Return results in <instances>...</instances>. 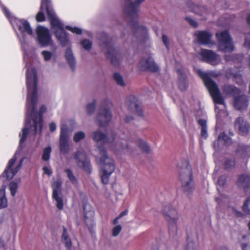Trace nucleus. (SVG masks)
<instances>
[{"mask_svg": "<svg viewBox=\"0 0 250 250\" xmlns=\"http://www.w3.org/2000/svg\"><path fill=\"white\" fill-rule=\"evenodd\" d=\"M224 90L227 94H232L234 97V106L235 108L241 110L245 108L248 105V101L246 96L240 94L238 88L231 85H226Z\"/></svg>", "mask_w": 250, "mask_h": 250, "instance_id": "6", "label": "nucleus"}, {"mask_svg": "<svg viewBox=\"0 0 250 250\" xmlns=\"http://www.w3.org/2000/svg\"><path fill=\"white\" fill-rule=\"evenodd\" d=\"M53 199L55 201L56 206L59 210H62L63 208V201L62 194L52 195Z\"/></svg>", "mask_w": 250, "mask_h": 250, "instance_id": "30", "label": "nucleus"}, {"mask_svg": "<svg viewBox=\"0 0 250 250\" xmlns=\"http://www.w3.org/2000/svg\"><path fill=\"white\" fill-rule=\"evenodd\" d=\"M178 73L180 75L178 80L179 88L182 91L186 90L188 86L186 77L180 70H178Z\"/></svg>", "mask_w": 250, "mask_h": 250, "instance_id": "27", "label": "nucleus"}, {"mask_svg": "<svg viewBox=\"0 0 250 250\" xmlns=\"http://www.w3.org/2000/svg\"><path fill=\"white\" fill-rule=\"evenodd\" d=\"M110 147H111V144L110 145Z\"/></svg>", "mask_w": 250, "mask_h": 250, "instance_id": "64", "label": "nucleus"}, {"mask_svg": "<svg viewBox=\"0 0 250 250\" xmlns=\"http://www.w3.org/2000/svg\"><path fill=\"white\" fill-rule=\"evenodd\" d=\"M37 41L41 46L45 47L53 44L51 35L48 28L38 26L36 29Z\"/></svg>", "mask_w": 250, "mask_h": 250, "instance_id": "10", "label": "nucleus"}, {"mask_svg": "<svg viewBox=\"0 0 250 250\" xmlns=\"http://www.w3.org/2000/svg\"><path fill=\"white\" fill-rule=\"evenodd\" d=\"M216 36L218 41L219 49L224 52H230L234 50L232 39L228 31H223L216 33Z\"/></svg>", "mask_w": 250, "mask_h": 250, "instance_id": "9", "label": "nucleus"}, {"mask_svg": "<svg viewBox=\"0 0 250 250\" xmlns=\"http://www.w3.org/2000/svg\"><path fill=\"white\" fill-rule=\"evenodd\" d=\"M65 57L71 69L74 71L75 69L76 61L71 48H67L66 49Z\"/></svg>", "mask_w": 250, "mask_h": 250, "instance_id": "24", "label": "nucleus"}, {"mask_svg": "<svg viewBox=\"0 0 250 250\" xmlns=\"http://www.w3.org/2000/svg\"><path fill=\"white\" fill-rule=\"evenodd\" d=\"M114 226L113 227L112 234L113 236H118L122 229V227L121 225L118 224L117 220H114L113 222Z\"/></svg>", "mask_w": 250, "mask_h": 250, "instance_id": "34", "label": "nucleus"}, {"mask_svg": "<svg viewBox=\"0 0 250 250\" xmlns=\"http://www.w3.org/2000/svg\"><path fill=\"white\" fill-rule=\"evenodd\" d=\"M41 54L45 61L50 60L52 56V52L49 51L43 50Z\"/></svg>", "mask_w": 250, "mask_h": 250, "instance_id": "46", "label": "nucleus"}, {"mask_svg": "<svg viewBox=\"0 0 250 250\" xmlns=\"http://www.w3.org/2000/svg\"><path fill=\"white\" fill-rule=\"evenodd\" d=\"M250 178L247 175H241L239 177L237 181L238 185L244 188L246 193H250Z\"/></svg>", "mask_w": 250, "mask_h": 250, "instance_id": "20", "label": "nucleus"}, {"mask_svg": "<svg viewBox=\"0 0 250 250\" xmlns=\"http://www.w3.org/2000/svg\"><path fill=\"white\" fill-rule=\"evenodd\" d=\"M106 138V135L101 131H95L93 134V140L97 142H104Z\"/></svg>", "mask_w": 250, "mask_h": 250, "instance_id": "32", "label": "nucleus"}, {"mask_svg": "<svg viewBox=\"0 0 250 250\" xmlns=\"http://www.w3.org/2000/svg\"><path fill=\"white\" fill-rule=\"evenodd\" d=\"M110 174L113 172V170H114V168H115V166L113 164H112L111 162H110Z\"/></svg>", "mask_w": 250, "mask_h": 250, "instance_id": "56", "label": "nucleus"}, {"mask_svg": "<svg viewBox=\"0 0 250 250\" xmlns=\"http://www.w3.org/2000/svg\"><path fill=\"white\" fill-rule=\"evenodd\" d=\"M138 66L140 70L143 71L148 70L156 72L159 69L158 66L150 56L142 58L139 62Z\"/></svg>", "mask_w": 250, "mask_h": 250, "instance_id": "14", "label": "nucleus"}, {"mask_svg": "<svg viewBox=\"0 0 250 250\" xmlns=\"http://www.w3.org/2000/svg\"><path fill=\"white\" fill-rule=\"evenodd\" d=\"M216 200H217L218 202H219V200H220V199H219V198H217V199H216Z\"/></svg>", "mask_w": 250, "mask_h": 250, "instance_id": "63", "label": "nucleus"}, {"mask_svg": "<svg viewBox=\"0 0 250 250\" xmlns=\"http://www.w3.org/2000/svg\"><path fill=\"white\" fill-rule=\"evenodd\" d=\"M186 20L192 26L194 27H196L197 26V23L194 20L190 18H186Z\"/></svg>", "mask_w": 250, "mask_h": 250, "instance_id": "49", "label": "nucleus"}, {"mask_svg": "<svg viewBox=\"0 0 250 250\" xmlns=\"http://www.w3.org/2000/svg\"><path fill=\"white\" fill-rule=\"evenodd\" d=\"M231 144V140L224 133H221L217 140L214 143V147L216 150L220 144L229 146Z\"/></svg>", "mask_w": 250, "mask_h": 250, "instance_id": "21", "label": "nucleus"}, {"mask_svg": "<svg viewBox=\"0 0 250 250\" xmlns=\"http://www.w3.org/2000/svg\"><path fill=\"white\" fill-rule=\"evenodd\" d=\"M197 73L202 78L208 89L215 104V110L218 118L227 116L228 112L225 110L226 106L223 98L214 82L205 73L200 69L196 70Z\"/></svg>", "mask_w": 250, "mask_h": 250, "instance_id": "4", "label": "nucleus"}, {"mask_svg": "<svg viewBox=\"0 0 250 250\" xmlns=\"http://www.w3.org/2000/svg\"><path fill=\"white\" fill-rule=\"evenodd\" d=\"M248 226L249 229L250 230V222L248 223Z\"/></svg>", "mask_w": 250, "mask_h": 250, "instance_id": "62", "label": "nucleus"}, {"mask_svg": "<svg viewBox=\"0 0 250 250\" xmlns=\"http://www.w3.org/2000/svg\"><path fill=\"white\" fill-rule=\"evenodd\" d=\"M89 213H90V215H91L92 216H93V214H94V212L93 211H90L89 212Z\"/></svg>", "mask_w": 250, "mask_h": 250, "instance_id": "61", "label": "nucleus"}, {"mask_svg": "<svg viewBox=\"0 0 250 250\" xmlns=\"http://www.w3.org/2000/svg\"><path fill=\"white\" fill-rule=\"evenodd\" d=\"M114 79L118 85L122 86L125 85V83L124 81L123 77L119 73H115L114 75Z\"/></svg>", "mask_w": 250, "mask_h": 250, "instance_id": "39", "label": "nucleus"}, {"mask_svg": "<svg viewBox=\"0 0 250 250\" xmlns=\"http://www.w3.org/2000/svg\"><path fill=\"white\" fill-rule=\"evenodd\" d=\"M244 45L250 48V34L246 38Z\"/></svg>", "mask_w": 250, "mask_h": 250, "instance_id": "52", "label": "nucleus"}, {"mask_svg": "<svg viewBox=\"0 0 250 250\" xmlns=\"http://www.w3.org/2000/svg\"><path fill=\"white\" fill-rule=\"evenodd\" d=\"M43 170V172L44 174L48 175V176H50L52 174V171L51 168L49 167H44L42 168Z\"/></svg>", "mask_w": 250, "mask_h": 250, "instance_id": "50", "label": "nucleus"}, {"mask_svg": "<svg viewBox=\"0 0 250 250\" xmlns=\"http://www.w3.org/2000/svg\"><path fill=\"white\" fill-rule=\"evenodd\" d=\"M9 189L12 196H15L18 189V182L13 181L10 183Z\"/></svg>", "mask_w": 250, "mask_h": 250, "instance_id": "38", "label": "nucleus"}, {"mask_svg": "<svg viewBox=\"0 0 250 250\" xmlns=\"http://www.w3.org/2000/svg\"><path fill=\"white\" fill-rule=\"evenodd\" d=\"M226 182V177L222 176L219 177L217 181V188L219 192L220 191L221 188L225 185Z\"/></svg>", "mask_w": 250, "mask_h": 250, "instance_id": "42", "label": "nucleus"}, {"mask_svg": "<svg viewBox=\"0 0 250 250\" xmlns=\"http://www.w3.org/2000/svg\"><path fill=\"white\" fill-rule=\"evenodd\" d=\"M198 123L201 127V135L202 138L206 139L208 136L207 121L204 119H200Z\"/></svg>", "mask_w": 250, "mask_h": 250, "instance_id": "28", "label": "nucleus"}, {"mask_svg": "<svg viewBox=\"0 0 250 250\" xmlns=\"http://www.w3.org/2000/svg\"><path fill=\"white\" fill-rule=\"evenodd\" d=\"M126 105L129 111L136 113L140 117L143 116L142 108L140 107L137 98L133 95L127 97Z\"/></svg>", "mask_w": 250, "mask_h": 250, "instance_id": "15", "label": "nucleus"}, {"mask_svg": "<svg viewBox=\"0 0 250 250\" xmlns=\"http://www.w3.org/2000/svg\"><path fill=\"white\" fill-rule=\"evenodd\" d=\"M247 21L248 24L250 25V14L248 16Z\"/></svg>", "mask_w": 250, "mask_h": 250, "instance_id": "58", "label": "nucleus"}, {"mask_svg": "<svg viewBox=\"0 0 250 250\" xmlns=\"http://www.w3.org/2000/svg\"><path fill=\"white\" fill-rule=\"evenodd\" d=\"M7 206V200L5 196V188L0 189V208H6Z\"/></svg>", "mask_w": 250, "mask_h": 250, "instance_id": "31", "label": "nucleus"}, {"mask_svg": "<svg viewBox=\"0 0 250 250\" xmlns=\"http://www.w3.org/2000/svg\"><path fill=\"white\" fill-rule=\"evenodd\" d=\"M26 81L27 94L24 127L19 134L20 139L18 149L13 157L9 161L6 168L3 173L2 176L5 177L8 180L12 179L21 167L24 158L20 160L19 164L15 168H12L23 148V144L26 140L29 130L31 128V121H32L33 123L35 135L38 131L41 132L43 127L42 115L46 110L45 105H42L40 108L39 116L38 117L37 107L38 77L37 71L35 67H32L31 70L27 67L26 72Z\"/></svg>", "mask_w": 250, "mask_h": 250, "instance_id": "1", "label": "nucleus"}, {"mask_svg": "<svg viewBox=\"0 0 250 250\" xmlns=\"http://www.w3.org/2000/svg\"><path fill=\"white\" fill-rule=\"evenodd\" d=\"M133 120V117L131 115H127L125 118V122L126 123H129Z\"/></svg>", "mask_w": 250, "mask_h": 250, "instance_id": "54", "label": "nucleus"}, {"mask_svg": "<svg viewBox=\"0 0 250 250\" xmlns=\"http://www.w3.org/2000/svg\"><path fill=\"white\" fill-rule=\"evenodd\" d=\"M237 214H238V215H237L238 217H241V215L242 214L241 213H240V212H237Z\"/></svg>", "mask_w": 250, "mask_h": 250, "instance_id": "60", "label": "nucleus"}, {"mask_svg": "<svg viewBox=\"0 0 250 250\" xmlns=\"http://www.w3.org/2000/svg\"><path fill=\"white\" fill-rule=\"evenodd\" d=\"M118 147L124 151L131 152L132 148L135 146H138L144 152H148L149 147L146 142L139 137H136L134 140H123L117 144Z\"/></svg>", "mask_w": 250, "mask_h": 250, "instance_id": "8", "label": "nucleus"}, {"mask_svg": "<svg viewBox=\"0 0 250 250\" xmlns=\"http://www.w3.org/2000/svg\"><path fill=\"white\" fill-rule=\"evenodd\" d=\"M42 6H45L46 14L54 34L61 45L64 47L69 42V34L64 30V24L57 16L51 3L50 0H42Z\"/></svg>", "mask_w": 250, "mask_h": 250, "instance_id": "5", "label": "nucleus"}, {"mask_svg": "<svg viewBox=\"0 0 250 250\" xmlns=\"http://www.w3.org/2000/svg\"><path fill=\"white\" fill-rule=\"evenodd\" d=\"M200 55L204 61L212 65H216L221 61L220 56L212 51L202 49L200 52Z\"/></svg>", "mask_w": 250, "mask_h": 250, "instance_id": "16", "label": "nucleus"}, {"mask_svg": "<svg viewBox=\"0 0 250 250\" xmlns=\"http://www.w3.org/2000/svg\"><path fill=\"white\" fill-rule=\"evenodd\" d=\"M65 28L68 30L72 32V33L77 35H81L83 33L82 29L77 27H73L72 26L67 25L65 26Z\"/></svg>", "mask_w": 250, "mask_h": 250, "instance_id": "41", "label": "nucleus"}, {"mask_svg": "<svg viewBox=\"0 0 250 250\" xmlns=\"http://www.w3.org/2000/svg\"><path fill=\"white\" fill-rule=\"evenodd\" d=\"M163 213L167 217L170 219H175L177 216L178 211L177 209L171 205H168L165 207L163 210Z\"/></svg>", "mask_w": 250, "mask_h": 250, "instance_id": "25", "label": "nucleus"}, {"mask_svg": "<svg viewBox=\"0 0 250 250\" xmlns=\"http://www.w3.org/2000/svg\"><path fill=\"white\" fill-rule=\"evenodd\" d=\"M198 42L200 44H208L211 43L212 34L206 31H198L195 33Z\"/></svg>", "mask_w": 250, "mask_h": 250, "instance_id": "18", "label": "nucleus"}, {"mask_svg": "<svg viewBox=\"0 0 250 250\" xmlns=\"http://www.w3.org/2000/svg\"><path fill=\"white\" fill-rule=\"evenodd\" d=\"M100 45L103 50H106L105 55L106 57H108L109 55V40L107 34L103 33L101 34L100 39Z\"/></svg>", "mask_w": 250, "mask_h": 250, "instance_id": "22", "label": "nucleus"}, {"mask_svg": "<svg viewBox=\"0 0 250 250\" xmlns=\"http://www.w3.org/2000/svg\"><path fill=\"white\" fill-rule=\"evenodd\" d=\"M234 161L232 160H228L225 161L224 166L226 169H229L234 165Z\"/></svg>", "mask_w": 250, "mask_h": 250, "instance_id": "48", "label": "nucleus"}, {"mask_svg": "<svg viewBox=\"0 0 250 250\" xmlns=\"http://www.w3.org/2000/svg\"><path fill=\"white\" fill-rule=\"evenodd\" d=\"M83 211H84V219H88V217L87 215V213L86 212L85 205L83 206Z\"/></svg>", "mask_w": 250, "mask_h": 250, "instance_id": "57", "label": "nucleus"}, {"mask_svg": "<svg viewBox=\"0 0 250 250\" xmlns=\"http://www.w3.org/2000/svg\"><path fill=\"white\" fill-rule=\"evenodd\" d=\"M186 250H198L197 246L195 243L189 242L187 245Z\"/></svg>", "mask_w": 250, "mask_h": 250, "instance_id": "47", "label": "nucleus"}, {"mask_svg": "<svg viewBox=\"0 0 250 250\" xmlns=\"http://www.w3.org/2000/svg\"><path fill=\"white\" fill-rule=\"evenodd\" d=\"M162 40H163V42L165 44V45H166L167 48V49H169V44L168 39L166 35H164L162 36Z\"/></svg>", "mask_w": 250, "mask_h": 250, "instance_id": "51", "label": "nucleus"}, {"mask_svg": "<svg viewBox=\"0 0 250 250\" xmlns=\"http://www.w3.org/2000/svg\"><path fill=\"white\" fill-rule=\"evenodd\" d=\"M68 127L65 125H62L61 128L60 139V148L62 153H67L69 149Z\"/></svg>", "mask_w": 250, "mask_h": 250, "instance_id": "13", "label": "nucleus"}, {"mask_svg": "<svg viewBox=\"0 0 250 250\" xmlns=\"http://www.w3.org/2000/svg\"><path fill=\"white\" fill-rule=\"evenodd\" d=\"M74 158L77 161V165L79 167L82 168L87 173H91L92 167L90 161L87 158L86 153L84 151H78Z\"/></svg>", "mask_w": 250, "mask_h": 250, "instance_id": "12", "label": "nucleus"}, {"mask_svg": "<svg viewBox=\"0 0 250 250\" xmlns=\"http://www.w3.org/2000/svg\"><path fill=\"white\" fill-rule=\"evenodd\" d=\"M43 8H45V6H42V4H41L40 10L36 16V20L38 22H42L45 21V16L43 13Z\"/></svg>", "mask_w": 250, "mask_h": 250, "instance_id": "37", "label": "nucleus"}, {"mask_svg": "<svg viewBox=\"0 0 250 250\" xmlns=\"http://www.w3.org/2000/svg\"><path fill=\"white\" fill-rule=\"evenodd\" d=\"M144 0H136L130 2L126 8V11L130 19L132 28V36L134 42L139 43L146 42L148 40L147 30L146 27L140 26L138 23V8Z\"/></svg>", "mask_w": 250, "mask_h": 250, "instance_id": "3", "label": "nucleus"}, {"mask_svg": "<svg viewBox=\"0 0 250 250\" xmlns=\"http://www.w3.org/2000/svg\"><path fill=\"white\" fill-rule=\"evenodd\" d=\"M243 209L245 213L250 215V197L245 202Z\"/></svg>", "mask_w": 250, "mask_h": 250, "instance_id": "44", "label": "nucleus"}, {"mask_svg": "<svg viewBox=\"0 0 250 250\" xmlns=\"http://www.w3.org/2000/svg\"><path fill=\"white\" fill-rule=\"evenodd\" d=\"M238 242L242 250H250V234L240 235Z\"/></svg>", "mask_w": 250, "mask_h": 250, "instance_id": "23", "label": "nucleus"}, {"mask_svg": "<svg viewBox=\"0 0 250 250\" xmlns=\"http://www.w3.org/2000/svg\"><path fill=\"white\" fill-rule=\"evenodd\" d=\"M65 172L67 173V177L71 183L73 185H77L78 180L72 171L69 169H66L65 170Z\"/></svg>", "mask_w": 250, "mask_h": 250, "instance_id": "36", "label": "nucleus"}, {"mask_svg": "<svg viewBox=\"0 0 250 250\" xmlns=\"http://www.w3.org/2000/svg\"><path fill=\"white\" fill-rule=\"evenodd\" d=\"M225 59L227 61H229L231 60V59L229 57L227 56L225 57Z\"/></svg>", "mask_w": 250, "mask_h": 250, "instance_id": "59", "label": "nucleus"}, {"mask_svg": "<svg viewBox=\"0 0 250 250\" xmlns=\"http://www.w3.org/2000/svg\"><path fill=\"white\" fill-rule=\"evenodd\" d=\"M99 150L103 153V156L98 160L99 165L100 166V175L102 183L104 185H107L109 182V173L108 169L109 167V162L108 161V157L106 154V152L102 146H99Z\"/></svg>", "mask_w": 250, "mask_h": 250, "instance_id": "7", "label": "nucleus"}, {"mask_svg": "<svg viewBox=\"0 0 250 250\" xmlns=\"http://www.w3.org/2000/svg\"><path fill=\"white\" fill-rule=\"evenodd\" d=\"M180 179L182 187L185 192L189 193L194 188V183L192 180V173L189 168H187L183 173L180 174Z\"/></svg>", "mask_w": 250, "mask_h": 250, "instance_id": "11", "label": "nucleus"}, {"mask_svg": "<svg viewBox=\"0 0 250 250\" xmlns=\"http://www.w3.org/2000/svg\"><path fill=\"white\" fill-rule=\"evenodd\" d=\"M128 213V210L127 209H125L122 211L119 216L116 217L115 219H121L122 218L125 217L126 216Z\"/></svg>", "mask_w": 250, "mask_h": 250, "instance_id": "53", "label": "nucleus"}, {"mask_svg": "<svg viewBox=\"0 0 250 250\" xmlns=\"http://www.w3.org/2000/svg\"><path fill=\"white\" fill-rule=\"evenodd\" d=\"M62 241L68 249H70L71 248L72 245L71 240L66 229L64 228H63V231L62 236Z\"/></svg>", "mask_w": 250, "mask_h": 250, "instance_id": "29", "label": "nucleus"}, {"mask_svg": "<svg viewBox=\"0 0 250 250\" xmlns=\"http://www.w3.org/2000/svg\"><path fill=\"white\" fill-rule=\"evenodd\" d=\"M109 111L106 108L101 107L100 112L97 116V121L101 126H105L107 125L109 121Z\"/></svg>", "mask_w": 250, "mask_h": 250, "instance_id": "17", "label": "nucleus"}, {"mask_svg": "<svg viewBox=\"0 0 250 250\" xmlns=\"http://www.w3.org/2000/svg\"><path fill=\"white\" fill-rule=\"evenodd\" d=\"M62 182L59 180L54 181L52 185L53 188V194L52 195L62 194L61 188Z\"/></svg>", "mask_w": 250, "mask_h": 250, "instance_id": "33", "label": "nucleus"}, {"mask_svg": "<svg viewBox=\"0 0 250 250\" xmlns=\"http://www.w3.org/2000/svg\"><path fill=\"white\" fill-rule=\"evenodd\" d=\"M96 101L94 100L92 103L89 104L87 105L86 109L88 114H92L95 109Z\"/></svg>", "mask_w": 250, "mask_h": 250, "instance_id": "45", "label": "nucleus"}, {"mask_svg": "<svg viewBox=\"0 0 250 250\" xmlns=\"http://www.w3.org/2000/svg\"><path fill=\"white\" fill-rule=\"evenodd\" d=\"M51 152V147L50 146L44 148L43 150V153L42 155V159L44 161H47L49 160L50 157V154Z\"/></svg>", "mask_w": 250, "mask_h": 250, "instance_id": "35", "label": "nucleus"}, {"mask_svg": "<svg viewBox=\"0 0 250 250\" xmlns=\"http://www.w3.org/2000/svg\"><path fill=\"white\" fill-rule=\"evenodd\" d=\"M0 6L3 10V13L9 21L13 28H17L19 31L17 32L19 41L21 42V47L23 51V61L25 62L26 70L27 67L31 68V61L34 55V52L32 50H28L26 49L27 43V37L32 36L33 34V30L29 22L24 19H18L13 17L9 10L5 7L0 0Z\"/></svg>", "mask_w": 250, "mask_h": 250, "instance_id": "2", "label": "nucleus"}, {"mask_svg": "<svg viewBox=\"0 0 250 250\" xmlns=\"http://www.w3.org/2000/svg\"><path fill=\"white\" fill-rule=\"evenodd\" d=\"M235 127L242 135L246 134L249 131L250 126L242 118H238L235 122Z\"/></svg>", "mask_w": 250, "mask_h": 250, "instance_id": "19", "label": "nucleus"}, {"mask_svg": "<svg viewBox=\"0 0 250 250\" xmlns=\"http://www.w3.org/2000/svg\"><path fill=\"white\" fill-rule=\"evenodd\" d=\"M81 44L84 49L89 50L91 48L92 43L89 40L85 39L81 42Z\"/></svg>", "mask_w": 250, "mask_h": 250, "instance_id": "43", "label": "nucleus"}, {"mask_svg": "<svg viewBox=\"0 0 250 250\" xmlns=\"http://www.w3.org/2000/svg\"><path fill=\"white\" fill-rule=\"evenodd\" d=\"M49 129L52 132L54 131L56 129V125L55 123H51L49 124Z\"/></svg>", "mask_w": 250, "mask_h": 250, "instance_id": "55", "label": "nucleus"}, {"mask_svg": "<svg viewBox=\"0 0 250 250\" xmlns=\"http://www.w3.org/2000/svg\"><path fill=\"white\" fill-rule=\"evenodd\" d=\"M85 137V133L83 131L76 132L73 137V140L76 143L79 142L81 140L84 139Z\"/></svg>", "mask_w": 250, "mask_h": 250, "instance_id": "40", "label": "nucleus"}, {"mask_svg": "<svg viewBox=\"0 0 250 250\" xmlns=\"http://www.w3.org/2000/svg\"><path fill=\"white\" fill-rule=\"evenodd\" d=\"M120 54L116 50H114L110 47V63L118 65L120 63Z\"/></svg>", "mask_w": 250, "mask_h": 250, "instance_id": "26", "label": "nucleus"}]
</instances>
